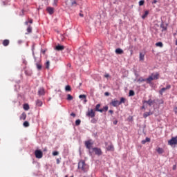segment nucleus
Segmentation results:
<instances>
[{
    "label": "nucleus",
    "instance_id": "f257e3e1",
    "mask_svg": "<svg viewBox=\"0 0 177 177\" xmlns=\"http://www.w3.org/2000/svg\"><path fill=\"white\" fill-rule=\"evenodd\" d=\"M78 169L82 171V172H88L89 166L85 163V161L82 160L78 162Z\"/></svg>",
    "mask_w": 177,
    "mask_h": 177
},
{
    "label": "nucleus",
    "instance_id": "f03ea898",
    "mask_svg": "<svg viewBox=\"0 0 177 177\" xmlns=\"http://www.w3.org/2000/svg\"><path fill=\"white\" fill-rule=\"evenodd\" d=\"M168 145L171 147L176 146L177 145L176 138V137L171 138V139L168 141Z\"/></svg>",
    "mask_w": 177,
    "mask_h": 177
},
{
    "label": "nucleus",
    "instance_id": "7ed1b4c3",
    "mask_svg": "<svg viewBox=\"0 0 177 177\" xmlns=\"http://www.w3.org/2000/svg\"><path fill=\"white\" fill-rule=\"evenodd\" d=\"M95 115H96V114L95 113V111H93V109H90L86 113L87 117H91V118H94Z\"/></svg>",
    "mask_w": 177,
    "mask_h": 177
},
{
    "label": "nucleus",
    "instance_id": "20e7f679",
    "mask_svg": "<svg viewBox=\"0 0 177 177\" xmlns=\"http://www.w3.org/2000/svg\"><path fill=\"white\" fill-rule=\"evenodd\" d=\"M35 155L36 158H42V156H43L42 151L37 149L35 151Z\"/></svg>",
    "mask_w": 177,
    "mask_h": 177
},
{
    "label": "nucleus",
    "instance_id": "39448f33",
    "mask_svg": "<svg viewBox=\"0 0 177 177\" xmlns=\"http://www.w3.org/2000/svg\"><path fill=\"white\" fill-rule=\"evenodd\" d=\"M167 89H171V85L168 84L166 87L162 88L159 91L160 95H162V94L164 93V92H165Z\"/></svg>",
    "mask_w": 177,
    "mask_h": 177
},
{
    "label": "nucleus",
    "instance_id": "423d86ee",
    "mask_svg": "<svg viewBox=\"0 0 177 177\" xmlns=\"http://www.w3.org/2000/svg\"><path fill=\"white\" fill-rule=\"evenodd\" d=\"M39 96H44L45 95V89L44 88H40L38 91Z\"/></svg>",
    "mask_w": 177,
    "mask_h": 177
},
{
    "label": "nucleus",
    "instance_id": "0eeeda50",
    "mask_svg": "<svg viewBox=\"0 0 177 177\" xmlns=\"http://www.w3.org/2000/svg\"><path fill=\"white\" fill-rule=\"evenodd\" d=\"M111 104L113 106V107H117V106H120V102L117 100H114L111 102Z\"/></svg>",
    "mask_w": 177,
    "mask_h": 177
},
{
    "label": "nucleus",
    "instance_id": "6e6552de",
    "mask_svg": "<svg viewBox=\"0 0 177 177\" xmlns=\"http://www.w3.org/2000/svg\"><path fill=\"white\" fill-rule=\"evenodd\" d=\"M142 103L145 104V103H147L149 104V106H152L153 103H154V101L151 99L149 100L148 101L144 100L142 101Z\"/></svg>",
    "mask_w": 177,
    "mask_h": 177
},
{
    "label": "nucleus",
    "instance_id": "1a4fd4ad",
    "mask_svg": "<svg viewBox=\"0 0 177 177\" xmlns=\"http://www.w3.org/2000/svg\"><path fill=\"white\" fill-rule=\"evenodd\" d=\"M93 150L95 154H97V156H100V154H102V150L100 149L94 148Z\"/></svg>",
    "mask_w": 177,
    "mask_h": 177
},
{
    "label": "nucleus",
    "instance_id": "9d476101",
    "mask_svg": "<svg viewBox=\"0 0 177 177\" xmlns=\"http://www.w3.org/2000/svg\"><path fill=\"white\" fill-rule=\"evenodd\" d=\"M47 11L49 13V15H53V12H55V9L52 7H48Z\"/></svg>",
    "mask_w": 177,
    "mask_h": 177
},
{
    "label": "nucleus",
    "instance_id": "9b49d317",
    "mask_svg": "<svg viewBox=\"0 0 177 177\" xmlns=\"http://www.w3.org/2000/svg\"><path fill=\"white\" fill-rule=\"evenodd\" d=\"M100 109V104H98L96 105L95 111H99L100 113H103V109Z\"/></svg>",
    "mask_w": 177,
    "mask_h": 177
},
{
    "label": "nucleus",
    "instance_id": "f8f14e48",
    "mask_svg": "<svg viewBox=\"0 0 177 177\" xmlns=\"http://www.w3.org/2000/svg\"><path fill=\"white\" fill-rule=\"evenodd\" d=\"M151 76H152V78L153 80H158L159 77H160V74H158V73H153L151 75Z\"/></svg>",
    "mask_w": 177,
    "mask_h": 177
},
{
    "label": "nucleus",
    "instance_id": "ddd939ff",
    "mask_svg": "<svg viewBox=\"0 0 177 177\" xmlns=\"http://www.w3.org/2000/svg\"><path fill=\"white\" fill-rule=\"evenodd\" d=\"M115 52L116 55H122L124 53V50L121 48H117Z\"/></svg>",
    "mask_w": 177,
    "mask_h": 177
},
{
    "label": "nucleus",
    "instance_id": "4468645a",
    "mask_svg": "<svg viewBox=\"0 0 177 177\" xmlns=\"http://www.w3.org/2000/svg\"><path fill=\"white\" fill-rule=\"evenodd\" d=\"M85 146L87 149H91V147H92V143L91 142V141H86Z\"/></svg>",
    "mask_w": 177,
    "mask_h": 177
},
{
    "label": "nucleus",
    "instance_id": "2eb2a0df",
    "mask_svg": "<svg viewBox=\"0 0 177 177\" xmlns=\"http://www.w3.org/2000/svg\"><path fill=\"white\" fill-rule=\"evenodd\" d=\"M106 149L109 151H113L114 150V146H113V145L111 144L106 147Z\"/></svg>",
    "mask_w": 177,
    "mask_h": 177
},
{
    "label": "nucleus",
    "instance_id": "dca6fc26",
    "mask_svg": "<svg viewBox=\"0 0 177 177\" xmlns=\"http://www.w3.org/2000/svg\"><path fill=\"white\" fill-rule=\"evenodd\" d=\"M151 114H153L151 112H145L143 114V117L144 118H147V117H149V115H151Z\"/></svg>",
    "mask_w": 177,
    "mask_h": 177
},
{
    "label": "nucleus",
    "instance_id": "f3484780",
    "mask_svg": "<svg viewBox=\"0 0 177 177\" xmlns=\"http://www.w3.org/2000/svg\"><path fill=\"white\" fill-rule=\"evenodd\" d=\"M156 151L158 154H162V153H164V149H162V148L158 147L156 149Z\"/></svg>",
    "mask_w": 177,
    "mask_h": 177
},
{
    "label": "nucleus",
    "instance_id": "a211bd4d",
    "mask_svg": "<svg viewBox=\"0 0 177 177\" xmlns=\"http://www.w3.org/2000/svg\"><path fill=\"white\" fill-rule=\"evenodd\" d=\"M56 50H63L64 49V46L58 45L55 47Z\"/></svg>",
    "mask_w": 177,
    "mask_h": 177
},
{
    "label": "nucleus",
    "instance_id": "6ab92c4d",
    "mask_svg": "<svg viewBox=\"0 0 177 177\" xmlns=\"http://www.w3.org/2000/svg\"><path fill=\"white\" fill-rule=\"evenodd\" d=\"M36 104L37 106H38L39 107H41L42 106V101L37 100L36 101Z\"/></svg>",
    "mask_w": 177,
    "mask_h": 177
},
{
    "label": "nucleus",
    "instance_id": "aec40b11",
    "mask_svg": "<svg viewBox=\"0 0 177 177\" xmlns=\"http://www.w3.org/2000/svg\"><path fill=\"white\" fill-rule=\"evenodd\" d=\"M3 46H8V45H9V40L8 39H5L3 41Z\"/></svg>",
    "mask_w": 177,
    "mask_h": 177
},
{
    "label": "nucleus",
    "instance_id": "412c9836",
    "mask_svg": "<svg viewBox=\"0 0 177 177\" xmlns=\"http://www.w3.org/2000/svg\"><path fill=\"white\" fill-rule=\"evenodd\" d=\"M140 60L141 62H143V60H145V54L142 53H140Z\"/></svg>",
    "mask_w": 177,
    "mask_h": 177
},
{
    "label": "nucleus",
    "instance_id": "4be33fe9",
    "mask_svg": "<svg viewBox=\"0 0 177 177\" xmlns=\"http://www.w3.org/2000/svg\"><path fill=\"white\" fill-rule=\"evenodd\" d=\"M26 117H27V115H26V113H23L20 116V119L24 120H26Z\"/></svg>",
    "mask_w": 177,
    "mask_h": 177
},
{
    "label": "nucleus",
    "instance_id": "5701e85b",
    "mask_svg": "<svg viewBox=\"0 0 177 177\" xmlns=\"http://www.w3.org/2000/svg\"><path fill=\"white\" fill-rule=\"evenodd\" d=\"M24 109H25L26 111L30 110V106H28V104H24Z\"/></svg>",
    "mask_w": 177,
    "mask_h": 177
},
{
    "label": "nucleus",
    "instance_id": "b1692460",
    "mask_svg": "<svg viewBox=\"0 0 177 177\" xmlns=\"http://www.w3.org/2000/svg\"><path fill=\"white\" fill-rule=\"evenodd\" d=\"M148 15H149V11L146 10L145 12V14L142 16V19H145V17H147Z\"/></svg>",
    "mask_w": 177,
    "mask_h": 177
},
{
    "label": "nucleus",
    "instance_id": "393cba45",
    "mask_svg": "<svg viewBox=\"0 0 177 177\" xmlns=\"http://www.w3.org/2000/svg\"><path fill=\"white\" fill-rule=\"evenodd\" d=\"M46 66V68H47V70H49V66H50V62L47 61L45 64Z\"/></svg>",
    "mask_w": 177,
    "mask_h": 177
},
{
    "label": "nucleus",
    "instance_id": "a878e982",
    "mask_svg": "<svg viewBox=\"0 0 177 177\" xmlns=\"http://www.w3.org/2000/svg\"><path fill=\"white\" fill-rule=\"evenodd\" d=\"M154 80V79H153V77L151 75L149 76L148 78L145 79V81H148V82H151V81Z\"/></svg>",
    "mask_w": 177,
    "mask_h": 177
},
{
    "label": "nucleus",
    "instance_id": "bb28decb",
    "mask_svg": "<svg viewBox=\"0 0 177 177\" xmlns=\"http://www.w3.org/2000/svg\"><path fill=\"white\" fill-rule=\"evenodd\" d=\"M156 46H159V48H162V46H163L162 42H161V41L157 42L156 44Z\"/></svg>",
    "mask_w": 177,
    "mask_h": 177
},
{
    "label": "nucleus",
    "instance_id": "cd10ccee",
    "mask_svg": "<svg viewBox=\"0 0 177 177\" xmlns=\"http://www.w3.org/2000/svg\"><path fill=\"white\" fill-rule=\"evenodd\" d=\"M129 96H135V91H133V90H130L129 93Z\"/></svg>",
    "mask_w": 177,
    "mask_h": 177
},
{
    "label": "nucleus",
    "instance_id": "c85d7f7f",
    "mask_svg": "<svg viewBox=\"0 0 177 177\" xmlns=\"http://www.w3.org/2000/svg\"><path fill=\"white\" fill-rule=\"evenodd\" d=\"M36 67L37 68V70H41V68H42V65H41V64H36Z\"/></svg>",
    "mask_w": 177,
    "mask_h": 177
},
{
    "label": "nucleus",
    "instance_id": "c756f323",
    "mask_svg": "<svg viewBox=\"0 0 177 177\" xmlns=\"http://www.w3.org/2000/svg\"><path fill=\"white\" fill-rule=\"evenodd\" d=\"M122 103H125V98L121 97L120 101L119 102V104H122Z\"/></svg>",
    "mask_w": 177,
    "mask_h": 177
},
{
    "label": "nucleus",
    "instance_id": "7c9ffc66",
    "mask_svg": "<svg viewBox=\"0 0 177 177\" xmlns=\"http://www.w3.org/2000/svg\"><path fill=\"white\" fill-rule=\"evenodd\" d=\"M65 91H66L67 92H70V91H71V87L70 86H66L65 87Z\"/></svg>",
    "mask_w": 177,
    "mask_h": 177
},
{
    "label": "nucleus",
    "instance_id": "2f4dec72",
    "mask_svg": "<svg viewBox=\"0 0 177 177\" xmlns=\"http://www.w3.org/2000/svg\"><path fill=\"white\" fill-rule=\"evenodd\" d=\"M81 124V120L78 119L75 121V125L76 127H78Z\"/></svg>",
    "mask_w": 177,
    "mask_h": 177
},
{
    "label": "nucleus",
    "instance_id": "473e14b6",
    "mask_svg": "<svg viewBox=\"0 0 177 177\" xmlns=\"http://www.w3.org/2000/svg\"><path fill=\"white\" fill-rule=\"evenodd\" d=\"M24 127H25L26 128H27V127H30V123H28V122L25 121L24 122Z\"/></svg>",
    "mask_w": 177,
    "mask_h": 177
},
{
    "label": "nucleus",
    "instance_id": "72a5a7b5",
    "mask_svg": "<svg viewBox=\"0 0 177 177\" xmlns=\"http://www.w3.org/2000/svg\"><path fill=\"white\" fill-rule=\"evenodd\" d=\"M145 5V0H140L139 1V6H143Z\"/></svg>",
    "mask_w": 177,
    "mask_h": 177
},
{
    "label": "nucleus",
    "instance_id": "f704fd0d",
    "mask_svg": "<svg viewBox=\"0 0 177 177\" xmlns=\"http://www.w3.org/2000/svg\"><path fill=\"white\" fill-rule=\"evenodd\" d=\"M32 31V28L31 26H28V28H27V32H31Z\"/></svg>",
    "mask_w": 177,
    "mask_h": 177
},
{
    "label": "nucleus",
    "instance_id": "c9c22d12",
    "mask_svg": "<svg viewBox=\"0 0 177 177\" xmlns=\"http://www.w3.org/2000/svg\"><path fill=\"white\" fill-rule=\"evenodd\" d=\"M67 100H73V97L71 96V95H67Z\"/></svg>",
    "mask_w": 177,
    "mask_h": 177
},
{
    "label": "nucleus",
    "instance_id": "e433bc0d",
    "mask_svg": "<svg viewBox=\"0 0 177 177\" xmlns=\"http://www.w3.org/2000/svg\"><path fill=\"white\" fill-rule=\"evenodd\" d=\"M57 2H59V0H53V6H57Z\"/></svg>",
    "mask_w": 177,
    "mask_h": 177
},
{
    "label": "nucleus",
    "instance_id": "4c0bfd02",
    "mask_svg": "<svg viewBox=\"0 0 177 177\" xmlns=\"http://www.w3.org/2000/svg\"><path fill=\"white\" fill-rule=\"evenodd\" d=\"M80 99H86V95H79Z\"/></svg>",
    "mask_w": 177,
    "mask_h": 177
},
{
    "label": "nucleus",
    "instance_id": "58836bf2",
    "mask_svg": "<svg viewBox=\"0 0 177 177\" xmlns=\"http://www.w3.org/2000/svg\"><path fill=\"white\" fill-rule=\"evenodd\" d=\"M97 122V120H96V119L95 118H93L91 120V122L92 124H96V122Z\"/></svg>",
    "mask_w": 177,
    "mask_h": 177
},
{
    "label": "nucleus",
    "instance_id": "ea45409f",
    "mask_svg": "<svg viewBox=\"0 0 177 177\" xmlns=\"http://www.w3.org/2000/svg\"><path fill=\"white\" fill-rule=\"evenodd\" d=\"M53 156H59V151H55L53 152Z\"/></svg>",
    "mask_w": 177,
    "mask_h": 177
},
{
    "label": "nucleus",
    "instance_id": "a19ab883",
    "mask_svg": "<svg viewBox=\"0 0 177 177\" xmlns=\"http://www.w3.org/2000/svg\"><path fill=\"white\" fill-rule=\"evenodd\" d=\"M144 81H146V79H143V78H140L138 80V82H144Z\"/></svg>",
    "mask_w": 177,
    "mask_h": 177
},
{
    "label": "nucleus",
    "instance_id": "79ce46f5",
    "mask_svg": "<svg viewBox=\"0 0 177 177\" xmlns=\"http://www.w3.org/2000/svg\"><path fill=\"white\" fill-rule=\"evenodd\" d=\"M30 23V24H32V19L29 20V21H26L25 24L27 26Z\"/></svg>",
    "mask_w": 177,
    "mask_h": 177
},
{
    "label": "nucleus",
    "instance_id": "37998d69",
    "mask_svg": "<svg viewBox=\"0 0 177 177\" xmlns=\"http://www.w3.org/2000/svg\"><path fill=\"white\" fill-rule=\"evenodd\" d=\"M102 110H104L103 111H107V110H109V106H104Z\"/></svg>",
    "mask_w": 177,
    "mask_h": 177
},
{
    "label": "nucleus",
    "instance_id": "c03bdc74",
    "mask_svg": "<svg viewBox=\"0 0 177 177\" xmlns=\"http://www.w3.org/2000/svg\"><path fill=\"white\" fill-rule=\"evenodd\" d=\"M32 56L35 59V60L36 59V57H35V54L34 53V48H32Z\"/></svg>",
    "mask_w": 177,
    "mask_h": 177
},
{
    "label": "nucleus",
    "instance_id": "a18cd8bd",
    "mask_svg": "<svg viewBox=\"0 0 177 177\" xmlns=\"http://www.w3.org/2000/svg\"><path fill=\"white\" fill-rule=\"evenodd\" d=\"M71 5H72V6H74L77 5V2L75 1H73L71 2Z\"/></svg>",
    "mask_w": 177,
    "mask_h": 177
},
{
    "label": "nucleus",
    "instance_id": "49530a36",
    "mask_svg": "<svg viewBox=\"0 0 177 177\" xmlns=\"http://www.w3.org/2000/svg\"><path fill=\"white\" fill-rule=\"evenodd\" d=\"M104 95H105V96H110V93H109V92H105V93H104Z\"/></svg>",
    "mask_w": 177,
    "mask_h": 177
},
{
    "label": "nucleus",
    "instance_id": "de8ad7c7",
    "mask_svg": "<svg viewBox=\"0 0 177 177\" xmlns=\"http://www.w3.org/2000/svg\"><path fill=\"white\" fill-rule=\"evenodd\" d=\"M105 78H109L110 77V75L109 73L104 75Z\"/></svg>",
    "mask_w": 177,
    "mask_h": 177
},
{
    "label": "nucleus",
    "instance_id": "09e8293b",
    "mask_svg": "<svg viewBox=\"0 0 177 177\" xmlns=\"http://www.w3.org/2000/svg\"><path fill=\"white\" fill-rule=\"evenodd\" d=\"M23 64H27V61H26V59H23Z\"/></svg>",
    "mask_w": 177,
    "mask_h": 177
},
{
    "label": "nucleus",
    "instance_id": "8fccbe9b",
    "mask_svg": "<svg viewBox=\"0 0 177 177\" xmlns=\"http://www.w3.org/2000/svg\"><path fill=\"white\" fill-rule=\"evenodd\" d=\"M174 113H175V114H177V107L174 108Z\"/></svg>",
    "mask_w": 177,
    "mask_h": 177
},
{
    "label": "nucleus",
    "instance_id": "3c124183",
    "mask_svg": "<svg viewBox=\"0 0 177 177\" xmlns=\"http://www.w3.org/2000/svg\"><path fill=\"white\" fill-rule=\"evenodd\" d=\"M71 117H75V113H71Z\"/></svg>",
    "mask_w": 177,
    "mask_h": 177
},
{
    "label": "nucleus",
    "instance_id": "603ef678",
    "mask_svg": "<svg viewBox=\"0 0 177 177\" xmlns=\"http://www.w3.org/2000/svg\"><path fill=\"white\" fill-rule=\"evenodd\" d=\"M145 141H146V142H150V138H146Z\"/></svg>",
    "mask_w": 177,
    "mask_h": 177
},
{
    "label": "nucleus",
    "instance_id": "864d4df0",
    "mask_svg": "<svg viewBox=\"0 0 177 177\" xmlns=\"http://www.w3.org/2000/svg\"><path fill=\"white\" fill-rule=\"evenodd\" d=\"M118 122L117 120L114 121V122H113L114 125H117Z\"/></svg>",
    "mask_w": 177,
    "mask_h": 177
},
{
    "label": "nucleus",
    "instance_id": "5fc2aeb1",
    "mask_svg": "<svg viewBox=\"0 0 177 177\" xmlns=\"http://www.w3.org/2000/svg\"><path fill=\"white\" fill-rule=\"evenodd\" d=\"M109 113H110L111 114H113V113H114V111H113V110H109Z\"/></svg>",
    "mask_w": 177,
    "mask_h": 177
},
{
    "label": "nucleus",
    "instance_id": "6e6d98bb",
    "mask_svg": "<svg viewBox=\"0 0 177 177\" xmlns=\"http://www.w3.org/2000/svg\"><path fill=\"white\" fill-rule=\"evenodd\" d=\"M142 145H145V143H146V140H142Z\"/></svg>",
    "mask_w": 177,
    "mask_h": 177
},
{
    "label": "nucleus",
    "instance_id": "4d7b16f0",
    "mask_svg": "<svg viewBox=\"0 0 177 177\" xmlns=\"http://www.w3.org/2000/svg\"><path fill=\"white\" fill-rule=\"evenodd\" d=\"M80 16L81 17H84V15L82 14V13H80Z\"/></svg>",
    "mask_w": 177,
    "mask_h": 177
},
{
    "label": "nucleus",
    "instance_id": "13d9d810",
    "mask_svg": "<svg viewBox=\"0 0 177 177\" xmlns=\"http://www.w3.org/2000/svg\"><path fill=\"white\" fill-rule=\"evenodd\" d=\"M173 169H176V165H174V167H173Z\"/></svg>",
    "mask_w": 177,
    "mask_h": 177
},
{
    "label": "nucleus",
    "instance_id": "bf43d9fd",
    "mask_svg": "<svg viewBox=\"0 0 177 177\" xmlns=\"http://www.w3.org/2000/svg\"><path fill=\"white\" fill-rule=\"evenodd\" d=\"M87 100L86 98H84V103H86Z\"/></svg>",
    "mask_w": 177,
    "mask_h": 177
},
{
    "label": "nucleus",
    "instance_id": "052dcab7",
    "mask_svg": "<svg viewBox=\"0 0 177 177\" xmlns=\"http://www.w3.org/2000/svg\"><path fill=\"white\" fill-rule=\"evenodd\" d=\"M21 42H22L21 40H19V41H18L19 44H21Z\"/></svg>",
    "mask_w": 177,
    "mask_h": 177
},
{
    "label": "nucleus",
    "instance_id": "680f3d73",
    "mask_svg": "<svg viewBox=\"0 0 177 177\" xmlns=\"http://www.w3.org/2000/svg\"><path fill=\"white\" fill-rule=\"evenodd\" d=\"M153 3H157V1L155 0V1H153Z\"/></svg>",
    "mask_w": 177,
    "mask_h": 177
},
{
    "label": "nucleus",
    "instance_id": "e2e57ef3",
    "mask_svg": "<svg viewBox=\"0 0 177 177\" xmlns=\"http://www.w3.org/2000/svg\"><path fill=\"white\" fill-rule=\"evenodd\" d=\"M59 159L57 160V163L59 164Z\"/></svg>",
    "mask_w": 177,
    "mask_h": 177
},
{
    "label": "nucleus",
    "instance_id": "0e129e2a",
    "mask_svg": "<svg viewBox=\"0 0 177 177\" xmlns=\"http://www.w3.org/2000/svg\"><path fill=\"white\" fill-rule=\"evenodd\" d=\"M167 30V28H165V27H163V30Z\"/></svg>",
    "mask_w": 177,
    "mask_h": 177
},
{
    "label": "nucleus",
    "instance_id": "69168bd1",
    "mask_svg": "<svg viewBox=\"0 0 177 177\" xmlns=\"http://www.w3.org/2000/svg\"><path fill=\"white\" fill-rule=\"evenodd\" d=\"M176 45H177V39H176Z\"/></svg>",
    "mask_w": 177,
    "mask_h": 177
},
{
    "label": "nucleus",
    "instance_id": "338daca9",
    "mask_svg": "<svg viewBox=\"0 0 177 177\" xmlns=\"http://www.w3.org/2000/svg\"><path fill=\"white\" fill-rule=\"evenodd\" d=\"M176 139L177 140V136H176Z\"/></svg>",
    "mask_w": 177,
    "mask_h": 177
},
{
    "label": "nucleus",
    "instance_id": "774afa93",
    "mask_svg": "<svg viewBox=\"0 0 177 177\" xmlns=\"http://www.w3.org/2000/svg\"><path fill=\"white\" fill-rule=\"evenodd\" d=\"M142 109H145V106H142Z\"/></svg>",
    "mask_w": 177,
    "mask_h": 177
}]
</instances>
